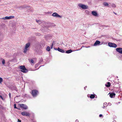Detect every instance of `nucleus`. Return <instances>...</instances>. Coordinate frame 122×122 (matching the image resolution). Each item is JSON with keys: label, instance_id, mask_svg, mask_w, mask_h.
<instances>
[{"label": "nucleus", "instance_id": "f03ea898", "mask_svg": "<svg viewBox=\"0 0 122 122\" xmlns=\"http://www.w3.org/2000/svg\"><path fill=\"white\" fill-rule=\"evenodd\" d=\"M78 6L79 7L83 9H86L88 8V6L81 3L79 4L78 5Z\"/></svg>", "mask_w": 122, "mask_h": 122}, {"label": "nucleus", "instance_id": "72a5a7b5", "mask_svg": "<svg viewBox=\"0 0 122 122\" xmlns=\"http://www.w3.org/2000/svg\"><path fill=\"white\" fill-rule=\"evenodd\" d=\"M86 86H85V88H84V89H85V88H86Z\"/></svg>", "mask_w": 122, "mask_h": 122}, {"label": "nucleus", "instance_id": "f704fd0d", "mask_svg": "<svg viewBox=\"0 0 122 122\" xmlns=\"http://www.w3.org/2000/svg\"><path fill=\"white\" fill-rule=\"evenodd\" d=\"M113 122H115V121H113Z\"/></svg>", "mask_w": 122, "mask_h": 122}, {"label": "nucleus", "instance_id": "9b49d317", "mask_svg": "<svg viewBox=\"0 0 122 122\" xmlns=\"http://www.w3.org/2000/svg\"><path fill=\"white\" fill-rule=\"evenodd\" d=\"M92 14L95 16H97L98 15L96 11H93L92 12Z\"/></svg>", "mask_w": 122, "mask_h": 122}, {"label": "nucleus", "instance_id": "20e7f679", "mask_svg": "<svg viewBox=\"0 0 122 122\" xmlns=\"http://www.w3.org/2000/svg\"><path fill=\"white\" fill-rule=\"evenodd\" d=\"M14 18V16H6L5 17H3L1 19L3 20H8Z\"/></svg>", "mask_w": 122, "mask_h": 122}, {"label": "nucleus", "instance_id": "f257e3e1", "mask_svg": "<svg viewBox=\"0 0 122 122\" xmlns=\"http://www.w3.org/2000/svg\"><path fill=\"white\" fill-rule=\"evenodd\" d=\"M19 68L21 70V71L24 73H26L28 72L27 70L25 68V66H19Z\"/></svg>", "mask_w": 122, "mask_h": 122}, {"label": "nucleus", "instance_id": "1a4fd4ad", "mask_svg": "<svg viewBox=\"0 0 122 122\" xmlns=\"http://www.w3.org/2000/svg\"><path fill=\"white\" fill-rule=\"evenodd\" d=\"M116 51L122 54V48H117L116 49Z\"/></svg>", "mask_w": 122, "mask_h": 122}, {"label": "nucleus", "instance_id": "0eeeda50", "mask_svg": "<svg viewBox=\"0 0 122 122\" xmlns=\"http://www.w3.org/2000/svg\"><path fill=\"white\" fill-rule=\"evenodd\" d=\"M21 114L23 116H29L30 115L29 113L26 112H22Z\"/></svg>", "mask_w": 122, "mask_h": 122}, {"label": "nucleus", "instance_id": "c85d7f7f", "mask_svg": "<svg viewBox=\"0 0 122 122\" xmlns=\"http://www.w3.org/2000/svg\"><path fill=\"white\" fill-rule=\"evenodd\" d=\"M14 108H17V107H16V104H14Z\"/></svg>", "mask_w": 122, "mask_h": 122}, {"label": "nucleus", "instance_id": "4be33fe9", "mask_svg": "<svg viewBox=\"0 0 122 122\" xmlns=\"http://www.w3.org/2000/svg\"><path fill=\"white\" fill-rule=\"evenodd\" d=\"M46 50L48 51H50V47L49 46H48L46 48Z\"/></svg>", "mask_w": 122, "mask_h": 122}, {"label": "nucleus", "instance_id": "ddd939ff", "mask_svg": "<svg viewBox=\"0 0 122 122\" xmlns=\"http://www.w3.org/2000/svg\"><path fill=\"white\" fill-rule=\"evenodd\" d=\"M30 43L28 42L27 43L25 46V47L26 48L28 49L30 46Z\"/></svg>", "mask_w": 122, "mask_h": 122}, {"label": "nucleus", "instance_id": "b1692460", "mask_svg": "<svg viewBox=\"0 0 122 122\" xmlns=\"http://www.w3.org/2000/svg\"><path fill=\"white\" fill-rule=\"evenodd\" d=\"M3 81V80L2 78L0 77V83H1Z\"/></svg>", "mask_w": 122, "mask_h": 122}, {"label": "nucleus", "instance_id": "9d476101", "mask_svg": "<svg viewBox=\"0 0 122 122\" xmlns=\"http://www.w3.org/2000/svg\"><path fill=\"white\" fill-rule=\"evenodd\" d=\"M100 43V41H96L95 42L94 44V46H96L97 45H98Z\"/></svg>", "mask_w": 122, "mask_h": 122}, {"label": "nucleus", "instance_id": "c9c22d12", "mask_svg": "<svg viewBox=\"0 0 122 122\" xmlns=\"http://www.w3.org/2000/svg\"><path fill=\"white\" fill-rule=\"evenodd\" d=\"M49 13V12H48V13Z\"/></svg>", "mask_w": 122, "mask_h": 122}, {"label": "nucleus", "instance_id": "c756f323", "mask_svg": "<svg viewBox=\"0 0 122 122\" xmlns=\"http://www.w3.org/2000/svg\"><path fill=\"white\" fill-rule=\"evenodd\" d=\"M9 95L10 98V97H11V94H10V93H9Z\"/></svg>", "mask_w": 122, "mask_h": 122}, {"label": "nucleus", "instance_id": "dca6fc26", "mask_svg": "<svg viewBox=\"0 0 122 122\" xmlns=\"http://www.w3.org/2000/svg\"><path fill=\"white\" fill-rule=\"evenodd\" d=\"M72 51L71 50H68L67 51H66V53H69Z\"/></svg>", "mask_w": 122, "mask_h": 122}, {"label": "nucleus", "instance_id": "7c9ffc66", "mask_svg": "<svg viewBox=\"0 0 122 122\" xmlns=\"http://www.w3.org/2000/svg\"><path fill=\"white\" fill-rule=\"evenodd\" d=\"M75 122H78V121L77 120H76L75 121Z\"/></svg>", "mask_w": 122, "mask_h": 122}, {"label": "nucleus", "instance_id": "aec40b11", "mask_svg": "<svg viewBox=\"0 0 122 122\" xmlns=\"http://www.w3.org/2000/svg\"><path fill=\"white\" fill-rule=\"evenodd\" d=\"M28 49L26 48H25L24 49V53H26L27 52V50H28Z\"/></svg>", "mask_w": 122, "mask_h": 122}, {"label": "nucleus", "instance_id": "39448f33", "mask_svg": "<svg viewBox=\"0 0 122 122\" xmlns=\"http://www.w3.org/2000/svg\"><path fill=\"white\" fill-rule=\"evenodd\" d=\"M53 16L56 17L61 18L62 16L59 15L58 13L56 12L54 13L52 15Z\"/></svg>", "mask_w": 122, "mask_h": 122}, {"label": "nucleus", "instance_id": "393cba45", "mask_svg": "<svg viewBox=\"0 0 122 122\" xmlns=\"http://www.w3.org/2000/svg\"><path fill=\"white\" fill-rule=\"evenodd\" d=\"M30 62H31L32 63H34V61L33 60H30Z\"/></svg>", "mask_w": 122, "mask_h": 122}, {"label": "nucleus", "instance_id": "f8f14e48", "mask_svg": "<svg viewBox=\"0 0 122 122\" xmlns=\"http://www.w3.org/2000/svg\"><path fill=\"white\" fill-rule=\"evenodd\" d=\"M115 95V94L114 93H111L110 94L109 96L111 98L113 97Z\"/></svg>", "mask_w": 122, "mask_h": 122}, {"label": "nucleus", "instance_id": "f3484780", "mask_svg": "<svg viewBox=\"0 0 122 122\" xmlns=\"http://www.w3.org/2000/svg\"><path fill=\"white\" fill-rule=\"evenodd\" d=\"M107 104L106 102H104L103 104V108H104L105 107H107Z\"/></svg>", "mask_w": 122, "mask_h": 122}, {"label": "nucleus", "instance_id": "4468645a", "mask_svg": "<svg viewBox=\"0 0 122 122\" xmlns=\"http://www.w3.org/2000/svg\"><path fill=\"white\" fill-rule=\"evenodd\" d=\"M58 50L61 52L63 53L64 52V51L63 50L60 49L59 48H58Z\"/></svg>", "mask_w": 122, "mask_h": 122}, {"label": "nucleus", "instance_id": "cd10ccee", "mask_svg": "<svg viewBox=\"0 0 122 122\" xmlns=\"http://www.w3.org/2000/svg\"><path fill=\"white\" fill-rule=\"evenodd\" d=\"M53 45V44H52V45H51V46H50V48L51 49H52V48Z\"/></svg>", "mask_w": 122, "mask_h": 122}, {"label": "nucleus", "instance_id": "423d86ee", "mask_svg": "<svg viewBox=\"0 0 122 122\" xmlns=\"http://www.w3.org/2000/svg\"><path fill=\"white\" fill-rule=\"evenodd\" d=\"M108 45L110 47L116 48L117 46L116 44L111 43H109Z\"/></svg>", "mask_w": 122, "mask_h": 122}, {"label": "nucleus", "instance_id": "7ed1b4c3", "mask_svg": "<svg viewBox=\"0 0 122 122\" xmlns=\"http://www.w3.org/2000/svg\"><path fill=\"white\" fill-rule=\"evenodd\" d=\"M38 93V91L36 90H33L32 92V94L34 97H36L37 94Z\"/></svg>", "mask_w": 122, "mask_h": 122}, {"label": "nucleus", "instance_id": "a211bd4d", "mask_svg": "<svg viewBox=\"0 0 122 122\" xmlns=\"http://www.w3.org/2000/svg\"><path fill=\"white\" fill-rule=\"evenodd\" d=\"M103 5L105 6H108V3H106V2H104L103 3Z\"/></svg>", "mask_w": 122, "mask_h": 122}, {"label": "nucleus", "instance_id": "6e6552de", "mask_svg": "<svg viewBox=\"0 0 122 122\" xmlns=\"http://www.w3.org/2000/svg\"><path fill=\"white\" fill-rule=\"evenodd\" d=\"M20 106L23 109H26L28 108L25 105L23 104H21L20 105Z\"/></svg>", "mask_w": 122, "mask_h": 122}, {"label": "nucleus", "instance_id": "473e14b6", "mask_svg": "<svg viewBox=\"0 0 122 122\" xmlns=\"http://www.w3.org/2000/svg\"><path fill=\"white\" fill-rule=\"evenodd\" d=\"M102 114H100L99 115V117H102Z\"/></svg>", "mask_w": 122, "mask_h": 122}, {"label": "nucleus", "instance_id": "412c9836", "mask_svg": "<svg viewBox=\"0 0 122 122\" xmlns=\"http://www.w3.org/2000/svg\"><path fill=\"white\" fill-rule=\"evenodd\" d=\"M2 63L4 65L5 64V60L4 59H2Z\"/></svg>", "mask_w": 122, "mask_h": 122}, {"label": "nucleus", "instance_id": "2eb2a0df", "mask_svg": "<svg viewBox=\"0 0 122 122\" xmlns=\"http://www.w3.org/2000/svg\"><path fill=\"white\" fill-rule=\"evenodd\" d=\"M105 85L106 87H109L110 86V83L109 82H108L107 84H106Z\"/></svg>", "mask_w": 122, "mask_h": 122}, {"label": "nucleus", "instance_id": "6ab92c4d", "mask_svg": "<svg viewBox=\"0 0 122 122\" xmlns=\"http://www.w3.org/2000/svg\"><path fill=\"white\" fill-rule=\"evenodd\" d=\"M95 97V95L94 94H92L90 96L91 98H93Z\"/></svg>", "mask_w": 122, "mask_h": 122}, {"label": "nucleus", "instance_id": "5701e85b", "mask_svg": "<svg viewBox=\"0 0 122 122\" xmlns=\"http://www.w3.org/2000/svg\"><path fill=\"white\" fill-rule=\"evenodd\" d=\"M112 7L114 8H115L116 7V5L114 4H112Z\"/></svg>", "mask_w": 122, "mask_h": 122}, {"label": "nucleus", "instance_id": "a878e982", "mask_svg": "<svg viewBox=\"0 0 122 122\" xmlns=\"http://www.w3.org/2000/svg\"><path fill=\"white\" fill-rule=\"evenodd\" d=\"M36 21L38 23H39V24H40V21L39 20H36Z\"/></svg>", "mask_w": 122, "mask_h": 122}, {"label": "nucleus", "instance_id": "bb28decb", "mask_svg": "<svg viewBox=\"0 0 122 122\" xmlns=\"http://www.w3.org/2000/svg\"><path fill=\"white\" fill-rule=\"evenodd\" d=\"M0 97L1 98L2 100H4V98L2 97V96H1V95H0Z\"/></svg>", "mask_w": 122, "mask_h": 122}, {"label": "nucleus", "instance_id": "2f4dec72", "mask_svg": "<svg viewBox=\"0 0 122 122\" xmlns=\"http://www.w3.org/2000/svg\"><path fill=\"white\" fill-rule=\"evenodd\" d=\"M18 122H21V121L19 120V119H18Z\"/></svg>", "mask_w": 122, "mask_h": 122}]
</instances>
